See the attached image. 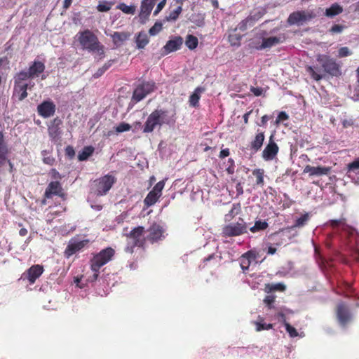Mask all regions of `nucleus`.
<instances>
[{
    "instance_id": "c85d7f7f",
    "label": "nucleus",
    "mask_w": 359,
    "mask_h": 359,
    "mask_svg": "<svg viewBox=\"0 0 359 359\" xmlns=\"http://www.w3.org/2000/svg\"><path fill=\"white\" fill-rule=\"evenodd\" d=\"M254 22H255V20L252 16L248 17L246 19L243 20L238 25L236 29L244 32L249 27L252 26L254 24Z\"/></svg>"
},
{
    "instance_id": "b1692460",
    "label": "nucleus",
    "mask_w": 359,
    "mask_h": 359,
    "mask_svg": "<svg viewBox=\"0 0 359 359\" xmlns=\"http://www.w3.org/2000/svg\"><path fill=\"white\" fill-rule=\"evenodd\" d=\"M62 187L59 182H51L47 187L45 191V196L50 198L53 195H60Z\"/></svg>"
},
{
    "instance_id": "e433bc0d",
    "label": "nucleus",
    "mask_w": 359,
    "mask_h": 359,
    "mask_svg": "<svg viewBox=\"0 0 359 359\" xmlns=\"http://www.w3.org/2000/svg\"><path fill=\"white\" fill-rule=\"evenodd\" d=\"M241 209L240 204H233L229 213L225 215V220H231L236 215L238 214Z\"/></svg>"
},
{
    "instance_id": "6ab92c4d",
    "label": "nucleus",
    "mask_w": 359,
    "mask_h": 359,
    "mask_svg": "<svg viewBox=\"0 0 359 359\" xmlns=\"http://www.w3.org/2000/svg\"><path fill=\"white\" fill-rule=\"evenodd\" d=\"M278 150L279 148L277 144L271 138L269 142L263 150L262 156L266 161H272L276 156Z\"/></svg>"
},
{
    "instance_id": "c9c22d12",
    "label": "nucleus",
    "mask_w": 359,
    "mask_h": 359,
    "mask_svg": "<svg viewBox=\"0 0 359 359\" xmlns=\"http://www.w3.org/2000/svg\"><path fill=\"white\" fill-rule=\"evenodd\" d=\"M117 9L121 10L122 12L126 14L133 15L135 13V6H128L124 3H121L116 6Z\"/></svg>"
},
{
    "instance_id": "39448f33",
    "label": "nucleus",
    "mask_w": 359,
    "mask_h": 359,
    "mask_svg": "<svg viewBox=\"0 0 359 359\" xmlns=\"http://www.w3.org/2000/svg\"><path fill=\"white\" fill-rule=\"evenodd\" d=\"M144 228L138 226L133 229L128 236V243L126 248V251L128 252H133L135 246H142L144 243Z\"/></svg>"
},
{
    "instance_id": "ddd939ff",
    "label": "nucleus",
    "mask_w": 359,
    "mask_h": 359,
    "mask_svg": "<svg viewBox=\"0 0 359 359\" xmlns=\"http://www.w3.org/2000/svg\"><path fill=\"white\" fill-rule=\"evenodd\" d=\"M346 175L354 184L359 185V157L346 165Z\"/></svg>"
},
{
    "instance_id": "774afa93",
    "label": "nucleus",
    "mask_w": 359,
    "mask_h": 359,
    "mask_svg": "<svg viewBox=\"0 0 359 359\" xmlns=\"http://www.w3.org/2000/svg\"><path fill=\"white\" fill-rule=\"evenodd\" d=\"M66 151H67V154L69 156H73L74 154V149L70 147H67Z\"/></svg>"
},
{
    "instance_id": "79ce46f5",
    "label": "nucleus",
    "mask_w": 359,
    "mask_h": 359,
    "mask_svg": "<svg viewBox=\"0 0 359 359\" xmlns=\"http://www.w3.org/2000/svg\"><path fill=\"white\" fill-rule=\"evenodd\" d=\"M182 11V8L181 6H177L175 10H173L172 11H171L169 14V15H168L166 18H165V20L166 21H175L177 19L179 15L181 13Z\"/></svg>"
},
{
    "instance_id": "338daca9",
    "label": "nucleus",
    "mask_w": 359,
    "mask_h": 359,
    "mask_svg": "<svg viewBox=\"0 0 359 359\" xmlns=\"http://www.w3.org/2000/svg\"><path fill=\"white\" fill-rule=\"evenodd\" d=\"M236 191L238 195H241L243 193V188L241 185V184H238L236 185Z\"/></svg>"
},
{
    "instance_id": "49530a36",
    "label": "nucleus",
    "mask_w": 359,
    "mask_h": 359,
    "mask_svg": "<svg viewBox=\"0 0 359 359\" xmlns=\"http://www.w3.org/2000/svg\"><path fill=\"white\" fill-rule=\"evenodd\" d=\"M307 72L309 73V74L312 76L313 79L316 81H320L323 79V75L320 74L318 72H317L314 67H307Z\"/></svg>"
},
{
    "instance_id": "72a5a7b5",
    "label": "nucleus",
    "mask_w": 359,
    "mask_h": 359,
    "mask_svg": "<svg viewBox=\"0 0 359 359\" xmlns=\"http://www.w3.org/2000/svg\"><path fill=\"white\" fill-rule=\"evenodd\" d=\"M94 149L92 147H86L83 149L79 154L78 158L79 161H85L89 156H90L93 153Z\"/></svg>"
},
{
    "instance_id": "052dcab7",
    "label": "nucleus",
    "mask_w": 359,
    "mask_h": 359,
    "mask_svg": "<svg viewBox=\"0 0 359 359\" xmlns=\"http://www.w3.org/2000/svg\"><path fill=\"white\" fill-rule=\"evenodd\" d=\"M52 177L56 180L61 179V175L55 169L51 170Z\"/></svg>"
},
{
    "instance_id": "58836bf2",
    "label": "nucleus",
    "mask_w": 359,
    "mask_h": 359,
    "mask_svg": "<svg viewBox=\"0 0 359 359\" xmlns=\"http://www.w3.org/2000/svg\"><path fill=\"white\" fill-rule=\"evenodd\" d=\"M285 290V285L283 283H276V284H267L266 285L265 290L267 292L273 291V290H279L284 291Z\"/></svg>"
},
{
    "instance_id": "9d476101",
    "label": "nucleus",
    "mask_w": 359,
    "mask_h": 359,
    "mask_svg": "<svg viewBox=\"0 0 359 359\" xmlns=\"http://www.w3.org/2000/svg\"><path fill=\"white\" fill-rule=\"evenodd\" d=\"M116 182V178L110 175H106L95 181L96 193L98 196L105 195Z\"/></svg>"
},
{
    "instance_id": "f704fd0d",
    "label": "nucleus",
    "mask_w": 359,
    "mask_h": 359,
    "mask_svg": "<svg viewBox=\"0 0 359 359\" xmlns=\"http://www.w3.org/2000/svg\"><path fill=\"white\" fill-rule=\"evenodd\" d=\"M252 175L256 177V184L259 186L264 185V170L263 169H255L252 171Z\"/></svg>"
},
{
    "instance_id": "c03bdc74",
    "label": "nucleus",
    "mask_w": 359,
    "mask_h": 359,
    "mask_svg": "<svg viewBox=\"0 0 359 359\" xmlns=\"http://www.w3.org/2000/svg\"><path fill=\"white\" fill-rule=\"evenodd\" d=\"M163 25L160 22H156L149 30V33L151 36H155L162 29Z\"/></svg>"
},
{
    "instance_id": "ea45409f",
    "label": "nucleus",
    "mask_w": 359,
    "mask_h": 359,
    "mask_svg": "<svg viewBox=\"0 0 359 359\" xmlns=\"http://www.w3.org/2000/svg\"><path fill=\"white\" fill-rule=\"evenodd\" d=\"M241 39L242 36L238 34H231L229 36V41L232 46H240Z\"/></svg>"
},
{
    "instance_id": "4be33fe9",
    "label": "nucleus",
    "mask_w": 359,
    "mask_h": 359,
    "mask_svg": "<svg viewBox=\"0 0 359 359\" xmlns=\"http://www.w3.org/2000/svg\"><path fill=\"white\" fill-rule=\"evenodd\" d=\"M330 170V168L328 167H313L308 165L304 168V172L309 173V175L311 176H322L327 175Z\"/></svg>"
},
{
    "instance_id": "473e14b6",
    "label": "nucleus",
    "mask_w": 359,
    "mask_h": 359,
    "mask_svg": "<svg viewBox=\"0 0 359 359\" xmlns=\"http://www.w3.org/2000/svg\"><path fill=\"white\" fill-rule=\"evenodd\" d=\"M203 90L200 88H197L194 93L189 97V103L192 107H196L200 100V94Z\"/></svg>"
},
{
    "instance_id": "7ed1b4c3",
    "label": "nucleus",
    "mask_w": 359,
    "mask_h": 359,
    "mask_svg": "<svg viewBox=\"0 0 359 359\" xmlns=\"http://www.w3.org/2000/svg\"><path fill=\"white\" fill-rule=\"evenodd\" d=\"M174 122L175 120L169 116L167 111L157 109L148 116L143 128V132L145 133H151L157 127L161 128L163 124L170 125Z\"/></svg>"
},
{
    "instance_id": "1a4fd4ad",
    "label": "nucleus",
    "mask_w": 359,
    "mask_h": 359,
    "mask_svg": "<svg viewBox=\"0 0 359 359\" xmlns=\"http://www.w3.org/2000/svg\"><path fill=\"white\" fill-rule=\"evenodd\" d=\"M88 239H81L79 237L72 238L65 249V255L66 257H69L77 252L83 249L88 243Z\"/></svg>"
},
{
    "instance_id": "2eb2a0df",
    "label": "nucleus",
    "mask_w": 359,
    "mask_h": 359,
    "mask_svg": "<svg viewBox=\"0 0 359 359\" xmlns=\"http://www.w3.org/2000/svg\"><path fill=\"white\" fill-rule=\"evenodd\" d=\"M156 0H142L141 2L140 12L139 14L140 20L145 23L149 19L150 13L155 5Z\"/></svg>"
},
{
    "instance_id": "37998d69",
    "label": "nucleus",
    "mask_w": 359,
    "mask_h": 359,
    "mask_svg": "<svg viewBox=\"0 0 359 359\" xmlns=\"http://www.w3.org/2000/svg\"><path fill=\"white\" fill-rule=\"evenodd\" d=\"M309 214L305 213L304 215H303L302 216H301L299 218H298L296 220L294 226V227H302L306 224V222L309 221Z\"/></svg>"
},
{
    "instance_id": "f03ea898",
    "label": "nucleus",
    "mask_w": 359,
    "mask_h": 359,
    "mask_svg": "<svg viewBox=\"0 0 359 359\" xmlns=\"http://www.w3.org/2000/svg\"><path fill=\"white\" fill-rule=\"evenodd\" d=\"M76 39L83 50L97 53L102 57L104 54V46L100 43L98 38L89 29L79 32Z\"/></svg>"
},
{
    "instance_id": "0e129e2a",
    "label": "nucleus",
    "mask_w": 359,
    "mask_h": 359,
    "mask_svg": "<svg viewBox=\"0 0 359 359\" xmlns=\"http://www.w3.org/2000/svg\"><path fill=\"white\" fill-rule=\"evenodd\" d=\"M81 283V278L76 277L74 278V283L76 285V286L79 288H83V285L80 284Z\"/></svg>"
},
{
    "instance_id": "423d86ee",
    "label": "nucleus",
    "mask_w": 359,
    "mask_h": 359,
    "mask_svg": "<svg viewBox=\"0 0 359 359\" xmlns=\"http://www.w3.org/2000/svg\"><path fill=\"white\" fill-rule=\"evenodd\" d=\"M317 60L322 65L325 72L332 76L340 74V69L334 59L326 55H318Z\"/></svg>"
},
{
    "instance_id": "f3484780",
    "label": "nucleus",
    "mask_w": 359,
    "mask_h": 359,
    "mask_svg": "<svg viewBox=\"0 0 359 359\" xmlns=\"http://www.w3.org/2000/svg\"><path fill=\"white\" fill-rule=\"evenodd\" d=\"M240 266L244 273L248 271L250 266L256 265L257 257L254 252L249 251L243 254L239 259Z\"/></svg>"
},
{
    "instance_id": "412c9836",
    "label": "nucleus",
    "mask_w": 359,
    "mask_h": 359,
    "mask_svg": "<svg viewBox=\"0 0 359 359\" xmlns=\"http://www.w3.org/2000/svg\"><path fill=\"white\" fill-rule=\"evenodd\" d=\"M62 123L61 121L56 118L53 120L50 125L48 126V132L50 139L53 141H57L60 139L61 131L60 126Z\"/></svg>"
},
{
    "instance_id": "69168bd1",
    "label": "nucleus",
    "mask_w": 359,
    "mask_h": 359,
    "mask_svg": "<svg viewBox=\"0 0 359 359\" xmlns=\"http://www.w3.org/2000/svg\"><path fill=\"white\" fill-rule=\"evenodd\" d=\"M114 60H109L107 62H106L103 66L102 67L105 69V70H107L111 66V65L113 64Z\"/></svg>"
},
{
    "instance_id": "5701e85b",
    "label": "nucleus",
    "mask_w": 359,
    "mask_h": 359,
    "mask_svg": "<svg viewBox=\"0 0 359 359\" xmlns=\"http://www.w3.org/2000/svg\"><path fill=\"white\" fill-rule=\"evenodd\" d=\"M283 40L282 36H271L269 38L263 39L262 43L259 46H255L257 50H263L265 48H271L276 45L279 44Z\"/></svg>"
},
{
    "instance_id": "393cba45",
    "label": "nucleus",
    "mask_w": 359,
    "mask_h": 359,
    "mask_svg": "<svg viewBox=\"0 0 359 359\" xmlns=\"http://www.w3.org/2000/svg\"><path fill=\"white\" fill-rule=\"evenodd\" d=\"M264 139L265 136L263 132L257 133L250 143V149L255 153L257 152L262 148Z\"/></svg>"
},
{
    "instance_id": "a18cd8bd",
    "label": "nucleus",
    "mask_w": 359,
    "mask_h": 359,
    "mask_svg": "<svg viewBox=\"0 0 359 359\" xmlns=\"http://www.w3.org/2000/svg\"><path fill=\"white\" fill-rule=\"evenodd\" d=\"M131 126L129 123L122 122L115 127V131L117 133H121L130 130Z\"/></svg>"
},
{
    "instance_id": "2f4dec72",
    "label": "nucleus",
    "mask_w": 359,
    "mask_h": 359,
    "mask_svg": "<svg viewBox=\"0 0 359 359\" xmlns=\"http://www.w3.org/2000/svg\"><path fill=\"white\" fill-rule=\"evenodd\" d=\"M161 196L151 191L144 198V203L147 206H151L156 203Z\"/></svg>"
},
{
    "instance_id": "20e7f679",
    "label": "nucleus",
    "mask_w": 359,
    "mask_h": 359,
    "mask_svg": "<svg viewBox=\"0 0 359 359\" xmlns=\"http://www.w3.org/2000/svg\"><path fill=\"white\" fill-rule=\"evenodd\" d=\"M114 252L111 248H107L93 257L91 259V269L94 272L92 281L97 278L100 269L111 260Z\"/></svg>"
},
{
    "instance_id": "8fccbe9b",
    "label": "nucleus",
    "mask_w": 359,
    "mask_h": 359,
    "mask_svg": "<svg viewBox=\"0 0 359 359\" xmlns=\"http://www.w3.org/2000/svg\"><path fill=\"white\" fill-rule=\"evenodd\" d=\"M351 54H352V53L350 50V49L348 47L345 46V47H341V48H339L338 56L339 57H344L349 56Z\"/></svg>"
},
{
    "instance_id": "c756f323",
    "label": "nucleus",
    "mask_w": 359,
    "mask_h": 359,
    "mask_svg": "<svg viewBox=\"0 0 359 359\" xmlns=\"http://www.w3.org/2000/svg\"><path fill=\"white\" fill-rule=\"evenodd\" d=\"M268 227V223L266 221L257 220L255 224L250 227L249 229L252 233H256L266 229Z\"/></svg>"
},
{
    "instance_id": "4c0bfd02",
    "label": "nucleus",
    "mask_w": 359,
    "mask_h": 359,
    "mask_svg": "<svg viewBox=\"0 0 359 359\" xmlns=\"http://www.w3.org/2000/svg\"><path fill=\"white\" fill-rule=\"evenodd\" d=\"M254 324L255 325V330L257 332L268 330L273 327L272 324H266L264 323L263 319H260V320L254 322Z\"/></svg>"
},
{
    "instance_id": "aec40b11",
    "label": "nucleus",
    "mask_w": 359,
    "mask_h": 359,
    "mask_svg": "<svg viewBox=\"0 0 359 359\" xmlns=\"http://www.w3.org/2000/svg\"><path fill=\"white\" fill-rule=\"evenodd\" d=\"M183 43V39L181 36H175L170 39L163 47V54L167 55L180 49Z\"/></svg>"
},
{
    "instance_id": "f257e3e1",
    "label": "nucleus",
    "mask_w": 359,
    "mask_h": 359,
    "mask_svg": "<svg viewBox=\"0 0 359 359\" xmlns=\"http://www.w3.org/2000/svg\"><path fill=\"white\" fill-rule=\"evenodd\" d=\"M45 65L43 62L34 60L29 65L27 70H22L14 76L13 97L19 101L23 100L27 96V90L34 86L32 81L37 78L44 80L46 76L44 74Z\"/></svg>"
},
{
    "instance_id": "4468645a",
    "label": "nucleus",
    "mask_w": 359,
    "mask_h": 359,
    "mask_svg": "<svg viewBox=\"0 0 359 359\" xmlns=\"http://www.w3.org/2000/svg\"><path fill=\"white\" fill-rule=\"evenodd\" d=\"M312 18V15L306 11H297L291 13L287 19L290 25H303Z\"/></svg>"
},
{
    "instance_id": "cd10ccee",
    "label": "nucleus",
    "mask_w": 359,
    "mask_h": 359,
    "mask_svg": "<svg viewBox=\"0 0 359 359\" xmlns=\"http://www.w3.org/2000/svg\"><path fill=\"white\" fill-rule=\"evenodd\" d=\"M113 42L116 47L121 46L128 39V34L124 32H116L111 35Z\"/></svg>"
},
{
    "instance_id": "4d7b16f0",
    "label": "nucleus",
    "mask_w": 359,
    "mask_h": 359,
    "mask_svg": "<svg viewBox=\"0 0 359 359\" xmlns=\"http://www.w3.org/2000/svg\"><path fill=\"white\" fill-rule=\"evenodd\" d=\"M343 29V27L339 25H334L331 28V32L333 33H340Z\"/></svg>"
},
{
    "instance_id": "a211bd4d",
    "label": "nucleus",
    "mask_w": 359,
    "mask_h": 359,
    "mask_svg": "<svg viewBox=\"0 0 359 359\" xmlns=\"http://www.w3.org/2000/svg\"><path fill=\"white\" fill-rule=\"evenodd\" d=\"M149 240L154 243L165 238V228L159 224H154L149 228Z\"/></svg>"
},
{
    "instance_id": "0eeeda50",
    "label": "nucleus",
    "mask_w": 359,
    "mask_h": 359,
    "mask_svg": "<svg viewBox=\"0 0 359 359\" xmlns=\"http://www.w3.org/2000/svg\"><path fill=\"white\" fill-rule=\"evenodd\" d=\"M156 88V84L153 81H144L139 84L134 90L133 99L135 102L142 100L147 95L153 92Z\"/></svg>"
},
{
    "instance_id": "f8f14e48",
    "label": "nucleus",
    "mask_w": 359,
    "mask_h": 359,
    "mask_svg": "<svg viewBox=\"0 0 359 359\" xmlns=\"http://www.w3.org/2000/svg\"><path fill=\"white\" fill-rule=\"evenodd\" d=\"M43 272V267L41 265L36 264L32 266L26 272H25L21 278L27 279L29 284L32 285L36 280L39 278Z\"/></svg>"
},
{
    "instance_id": "de8ad7c7",
    "label": "nucleus",
    "mask_w": 359,
    "mask_h": 359,
    "mask_svg": "<svg viewBox=\"0 0 359 359\" xmlns=\"http://www.w3.org/2000/svg\"><path fill=\"white\" fill-rule=\"evenodd\" d=\"M286 331L288 332L290 337H295L298 336V332L294 327L291 326L289 323L285 322Z\"/></svg>"
},
{
    "instance_id": "a878e982",
    "label": "nucleus",
    "mask_w": 359,
    "mask_h": 359,
    "mask_svg": "<svg viewBox=\"0 0 359 359\" xmlns=\"http://www.w3.org/2000/svg\"><path fill=\"white\" fill-rule=\"evenodd\" d=\"M149 41L148 35L144 32H140L135 40L137 47L139 49L144 48L148 44Z\"/></svg>"
},
{
    "instance_id": "09e8293b",
    "label": "nucleus",
    "mask_w": 359,
    "mask_h": 359,
    "mask_svg": "<svg viewBox=\"0 0 359 359\" xmlns=\"http://www.w3.org/2000/svg\"><path fill=\"white\" fill-rule=\"evenodd\" d=\"M165 186V182L164 180H161L158 182L153 188L151 190L153 192H155L156 194H158L159 196H161L162 190Z\"/></svg>"
},
{
    "instance_id": "3c124183",
    "label": "nucleus",
    "mask_w": 359,
    "mask_h": 359,
    "mask_svg": "<svg viewBox=\"0 0 359 359\" xmlns=\"http://www.w3.org/2000/svg\"><path fill=\"white\" fill-rule=\"evenodd\" d=\"M97 8L100 12H107L110 10L111 5L108 2L104 1L100 3Z\"/></svg>"
},
{
    "instance_id": "bb28decb",
    "label": "nucleus",
    "mask_w": 359,
    "mask_h": 359,
    "mask_svg": "<svg viewBox=\"0 0 359 359\" xmlns=\"http://www.w3.org/2000/svg\"><path fill=\"white\" fill-rule=\"evenodd\" d=\"M343 12V8L338 4H333L325 10V15L329 18H333Z\"/></svg>"
},
{
    "instance_id": "6e6552de",
    "label": "nucleus",
    "mask_w": 359,
    "mask_h": 359,
    "mask_svg": "<svg viewBox=\"0 0 359 359\" xmlns=\"http://www.w3.org/2000/svg\"><path fill=\"white\" fill-rule=\"evenodd\" d=\"M247 225L241 220V222L231 223L222 229V235L226 237L237 236L247 232Z\"/></svg>"
},
{
    "instance_id": "bf43d9fd",
    "label": "nucleus",
    "mask_w": 359,
    "mask_h": 359,
    "mask_svg": "<svg viewBox=\"0 0 359 359\" xmlns=\"http://www.w3.org/2000/svg\"><path fill=\"white\" fill-rule=\"evenodd\" d=\"M229 155V149H222L220 151L219 157L222 158H224L225 157H227Z\"/></svg>"
},
{
    "instance_id": "864d4df0",
    "label": "nucleus",
    "mask_w": 359,
    "mask_h": 359,
    "mask_svg": "<svg viewBox=\"0 0 359 359\" xmlns=\"http://www.w3.org/2000/svg\"><path fill=\"white\" fill-rule=\"evenodd\" d=\"M166 4V0H162L161 2H159L156 8V9L154 11V15H157L161 10L164 8Z\"/></svg>"
},
{
    "instance_id": "e2e57ef3",
    "label": "nucleus",
    "mask_w": 359,
    "mask_h": 359,
    "mask_svg": "<svg viewBox=\"0 0 359 359\" xmlns=\"http://www.w3.org/2000/svg\"><path fill=\"white\" fill-rule=\"evenodd\" d=\"M72 0H64L63 8L66 10L72 4Z\"/></svg>"
},
{
    "instance_id": "680f3d73",
    "label": "nucleus",
    "mask_w": 359,
    "mask_h": 359,
    "mask_svg": "<svg viewBox=\"0 0 359 359\" xmlns=\"http://www.w3.org/2000/svg\"><path fill=\"white\" fill-rule=\"evenodd\" d=\"M276 252V248L273 246H269L267 250V254L274 255Z\"/></svg>"
},
{
    "instance_id": "13d9d810",
    "label": "nucleus",
    "mask_w": 359,
    "mask_h": 359,
    "mask_svg": "<svg viewBox=\"0 0 359 359\" xmlns=\"http://www.w3.org/2000/svg\"><path fill=\"white\" fill-rule=\"evenodd\" d=\"M43 161L46 164L52 165L53 163V162H54V158H52L50 156H45V157L43 158Z\"/></svg>"
},
{
    "instance_id": "6e6d98bb",
    "label": "nucleus",
    "mask_w": 359,
    "mask_h": 359,
    "mask_svg": "<svg viewBox=\"0 0 359 359\" xmlns=\"http://www.w3.org/2000/svg\"><path fill=\"white\" fill-rule=\"evenodd\" d=\"M275 300V297L272 295H267L264 299V302L269 306V308L271 307L272 304Z\"/></svg>"
},
{
    "instance_id": "7c9ffc66",
    "label": "nucleus",
    "mask_w": 359,
    "mask_h": 359,
    "mask_svg": "<svg viewBox=\"0 0 359 359\" xmlns=\"http://www.w3.org/2000/svg\"><path fill=\"white\" fill-rule=\"evenodd\" d=\"M198 44V41L196 36H194L191 34L187 35L185 40V45L189 49H195L197 47Z\"/></svg>"
},
{
    "instance_id": "5fc2aeb1",
    "label": "nucleus",
    "mask_w": 359,
    "mask_h": 359,
    "mask_svg": "<svg viewBox=\"0 0 359 359\" xmlns=\"http://www.w3.org/2000/svg\"><path fill=\"white\" fill-rule=\"evenodd\" d=\"M250 91L255 95V96H260L263 94L264 90L262 88L259 87H251Z\"/></svg>"
},
{
    "instance_id": "603ef678",
    "label": "nucleus",
    "mask_w": 359,
    "mask_h": 359,
    "mask_svg": "<svg viewBox=\"0 0 359 359\" xmlns=\"http://www.w3.org/2000/svg\"><path fill=\"white\" fill-rule=\"evenodd\" d=\"M288 118V115L285 111H281L278 114L276 123V124H279L280 122L287 120Z\"/></svg>"
},
{
    "instance_id": "dca6fc26",
    "label": "nucleus",
    "mask_w": 359,
    "mask_h": 359,
    "mask_svg": "<svg viewBox=\"0 0 359 359\" xmlns=\"http://www.w3.org/2000/svg\"><path fill=\"white\" fill-rule=\"evenodd\" d=\"M37 112L39 115L43 118H49L54 115L55 112V105L50 100L43 101L37 107Z\"/></svg>"
},
{
    "instance_id": "9b49d317",
    "label": "nucleus",
    "mask_w": 359,
    "mask_h": 359,
    "mask_svg": "<svg viewBox=\"0 0 359 359\" xmlns=\"http://www.w3.org/2000/svg\"><path fill=\"white\" fill-rule=\"evenodd\" d=\"M337 318L338 323L341 327H346L351 320L352 316L348 308L343 303H339L337 305Z\"/></svg>"
},
{
    "instance_id": "a19ab883",
    "label": "nucleus",
    "mask_w": 359,
    "mask_h": 359,
    "mask_svg": "<svg viewBox=\"0 0 359 359\" xmlns=\"http://www.w3.org/2000/svg\"><path fill=\"white\" fill-rule=\"evenodd\" d=\"M1 137L2 134L0 133V165L6 160V155L7 153V147Z\"/></svg>"
}]
</instances>
